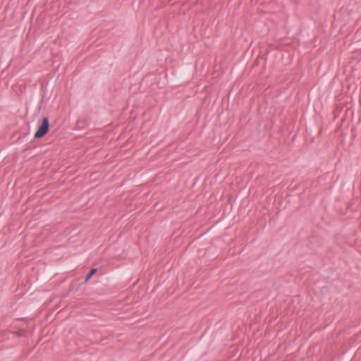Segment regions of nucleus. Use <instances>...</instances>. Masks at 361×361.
Wrapping results in <instances>:
<instances>
[{
	"label": "nucleus",
	"mask_w": 361,
	"mask_h": 361,
	"mask_svg": "<svg viewBox=\"0 0 361 361\" xmlns=\"http://www.w3.org/2000/svg\"><path fill=\"white\" fill-rule=\"evenodd\" d=\"M49 130V121L48 117H44L42 120V123L38 128L37 130L35 133L34 137L36 139L44 137Z\"/></svg>",
	"instance_id": "f257e3e1"
},
{
	"label": "nucleus",
	"mask_w": 361,
	"mask_h": 361,
	"mask_svg": "<svg viewBox=\"0 0 361 361\" xmlns=\"http://www.w3.org/2000/svg\"><path fill=\"white\" fill-rule=\"evenodd\" d=\"M97 271L96 268L91 269L89 274L85 276V281H88L97 272Z\"/></svg>",
	"instance_id": "f03ea898"
}]
</instances>
